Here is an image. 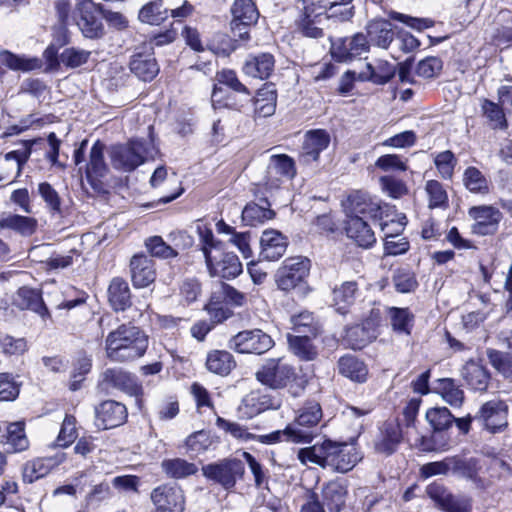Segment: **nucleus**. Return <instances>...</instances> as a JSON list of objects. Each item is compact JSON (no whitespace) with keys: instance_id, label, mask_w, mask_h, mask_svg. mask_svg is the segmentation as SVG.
Masks as SVG:
<instances>
[{"instance_id":"c9c22d12","label":"nucleus","mask_w":512,"mask_h":512,"mask_svg":"<svg viewBox=\"0 0 512 512\" xmlns=\"http://www.w3.org/2000/svg\"><path fill=\"white\" fill-rule=\"evenodd\" d=\"M37 226L38 222L33 217L12 213L0 216V229H9L24 237L33 235L36 232Z\"/></svg>"},{"instance_id":"6e6552de","label":"nucleus","mask_w":512,"mask_h":512,"mask_svg":"<svg viewBox=\"0 0 512 512\" xmlns=\"http://www.w3.org/2000/svg\"><path fill=\"white\" fill-rule=\"evenodd\" d=\"M203 475L224 489H232L245 473L244 463L239 459H223L202 467Z\"/></svg>"},{"instance_id":"a19ab883","label":"nucleus","mask_w":512,"mask_h":512,"mask_svg":"<svg viewBox=\"0 0 512 512\" xmlns=\"http://www.w3.org/2000/svg\"><path fill=\"white\" fill-rule=\"evenodd\" d=\"M358 293V284L356 281H346L333 289V303L337 310L345 313L347 307L352 305Z\"/></svg>"},{"instance_id":"4c0bfd02","label":"nucleus","mask_w":512,"mask_h":512,"mask_svg":"<svg viewBox=\"0 0 512 512\" xmlns=\"http://www.w3.org/2000/svg\"><path fill=\"white\" fill-rule=\"evenodd\" d=\"M347 488L340 482L331 481L322 489L323 504L331 512H340L346 503Z\"/></svg>"},{"instance_id":"7c9ffc66","label":"nucleus","mask_w":512,"mask_h":512,"mask_svg":"<svg viewBox=\"0 0 512 512\" xmlns=\"http://www.w3.org/2000/svg\"><path fill=\"white\" fill-rule=\"evenodd\" d=\"M277 105V91L273 83L265 84L258 90L254 100V117L267 118L274 115Z\"/></svg>"},{"instance_id":"2eb2a0df","label":"nucleus","mask_w":512,"mask_h":512,"mask_svg":"<svg viewBox=\"0 0 512 512\" xmlns=\"http://www.w3.org/2000/svg\"><path fill=\"white\" fill-rule=\"evenodd\" d=\"M427 495L445 512H471L472 501L465 496L453 495L444 485L432 483L426 489Z\"/></svg>"},{"instance_id":"6ab92c4d","label":"nucleus","mask_w":512,"mask_h":512,"mask_svg":"<svg viewBox=\"0 0 512 512\" xmlns=\"http://www.w3.org/2000/svg\"><path fill=\"white\" fill-rule=\"evenodd\" d=\"M105 145L97 140L91 147L89 161L86 165V179L91 187L96 191L102 190L101 178L105 177L109 168L104 159Z\"/></svg>"},{"instance_id":"49530a36","label":"nucleus","mask_w":512,"mask_h":512,"mask_svg":"<svg viewBox=\"0 0 512 512\" xmlns=\"http://www.w3.org/2000/svg\"><path fill=\"white\" fill-rule=\"evenodd\" d=\"M163 471L171 478L180 479L197 472V466L181 458L164 460L161 464Z\"/></svg>"},{"instance_id":"37998d69","label":"nucleus","mask_w":512,"mask_h":512,"mask_svg":"<svg viewBox=\"0 0 512 512\" xmlns=\"http://www.w3.org/2000/svg\"><path fill=\"white\" fill-rule=\"evenodd\" d=\"M329 22V18H316L303 13L298 22V28L305 37L317 39L324 36V30Z\"/></svg>"},{"instance_id":"864d4df0","label":"nucleus","mask_w":512,"mask_h":512,"mask_svg":"<svg viewBox=\"0 0 512 512\" xmlns=\"http://www.w3.org/2000/svg\"><path fill=\"white\" fill-rule=\"evenodd\" d=\"M370 324V322H367L362 325H356L347 331L349 340L355 341L352 342L353 349H361L376 338V331L370 327Z\"/></svg>"},{"instance_id":"13d9d810","label":"nucleus","mask_w":512,"mask_h":512,"mask_svg":"<svg viewBox=\"0 0 512 512\" xmlns=\"http://www.w3.org/2000/svg\"><path fill=\"white\" fill-rule=\"evenodd\" d=\"M292 330L295 334H311L316 336L318 329L310 312H301L291 317Z\"/></svg>"},{"instance_id":"680f3d73","label":"nucleus","mask_w":512,"mask_h":512,"mask_svg":"<svg viewBox=\"0 0 512 512\" xmlns=\"http://www.w3.org/2000/svg\"><path fill=\"white\" fill-rule=\"evenodd\" d=\"M238 414L241 418L250 419L263 412L259 392H252L245 396L238 406Z\"/></svg>"},{"instance_id":"338daca9","label":"nucleus","mask_w":512,"mask_h":512,"mask_svg":"<svg viewBox=\"0 0 512 512\" xmlns=\"http://www.w3.org/2000/svg\"><path fill=\"white\" fill-rule=\"evenodd\" d=\"M38 193L52 213H61L60 196L48 182H42L38 185Z\"/></svg>"},{"instance_id":"ea45409f","label":"nucleus","mask_w":512,"mask_h":512,"mask_svg":"<svg viewBox=\"0 0 512 512\" xmlns=\"http://www.w3.org/2000/svg\"><path fill=\"white\" fill-rule=\"evenodd\" d=\"M264 205L256 203H248L242 210V221L247 226H257L265 223L275 216L273 210H271L270 203L263 199Z\"/></svg>"},{"instance_id":"f3484780","label":"nucleus","mask_w":512,"mask_h":512,"mask_svg":"<svg viewBox=\"0 0 512 512\" xmlns=\"http://www.w3.org/2000/svg\"><path fill=\"white\" fill-rule=\"evenodd\" d=\"M127 407L115 400H105L95 407V424L107 430L123 425L127 421Z\"/></svg>"},{"instance_id":"58836bf2","label":"nucleus","mask_w":512,"mask_h":512,"mask_svg":"<svg viewBox=\"0 0 512 512\" xmlns=\"http://www.w3.org/2000/svg\"><path fill=\"white\" fill-rule=\"evenodd\" d=\"M338 371L341 375L354 382H365L368 370L364 362L354 355H344L338 360Z\"/></svg>"},{"instance_id":"5fc2aeb1","label":"nucleus","mask_w":512,"mask_h":512,"mask_svg":"<svg viewBox=\"0 0 512 512\" xmlns=\"http://www.w3.org/2000/svg\"><path fill=\"white\" fill-rule=\"evenodd\" d=\"M366 67L368 71L366 79L373 82L374 84H386L395 75V68L387 61H379L376 67L370 63H367Z\"/></svg>"},{"instance_id":"8fccbe9b","label":"nucleus","mask_w":512,"mask_h":512,"mask_svg":"<svg viewBox=\"0 0 512 512\" xmlns=\"http://www.w3.org/2000/svg\"><path fill=\"white\" fill-rule=\"evenodd\" d=\"M510 351L502 352L495 349L487 350V357L490 364L504 377L512 379V344H509Z\"/></svg>"},{"instance_id":"ddd939ff","label":"nucleus","mask_w":512,"mask_h":512,"mask_svg":"<svg viewBox=\"0 0 512 512\" xmlns=\"http://www.w3.org/2000/svg\"><path fill=\"white\" fill-rule=\"evenodd\" d=\"M156 512H183L185 496L176 483H166L154 488L150 495Z\"/></svg>"},{"instance_id":"7ed1b4c3","label":"nucleus","mask_w":512,"mask_h":512,"mask_svg":"<svg viewBox=\"0 0 512 512\" xmlns=\"http://www.w3.org/2000/svg\"><path fill=\"white\" fill-rule=\"evenodd\" d=\"M159 150L152 139H131L111 147L112 166L117 170L132 172L149 160H154Z\"/></svg>"},{"instance_id":"473e14b6","label":"nucleus","mask_w":512,"mask_h":512,"mask_svg":"<svg viewBox=\"0 0 512 512\" xmlns=\"http://www.w3.org/2000/svg\"><path fill=\"white\" fill-rule=\"evenodd\" d=\"M400 425L393 421H387L380 429V434L375 441V449L379 453L391 455L395 452L401 441Z\"/></svg>"},{"instance_id":"0e129e2a","label":"nucleus","mask_w":512,"mask_h":512,"mask_svg":"<svg viewBox=\"0 0 512 512\" xmlns=\"http://www.w3.org/2000/svg\"><path fill=\"white\" fill-rule=\"evenodd\" d=\"M392 281L396 291L400 293H410L418 286L415 275L404 269L397 270L392 277Z\"/></svg>"},{"instance_id":"774afa93","label":"nucleus","mask_w":512,"mask_h":512,"mask_svg":"<svg viewBox=\"0 0 512 512\" xmlns=\"http://www.w3.org/2000/svg\"><path fill=\"white\" fill-rule=\"evenodd\" d=\"M434 163L442 178H452L457 160L450 150L439 153L435 157Z\"/></svg>"},{"instance_id":"3c124183","label":"nucleus","mask_w":512,"mask_h":512,"mask_svg":"<svg viewBox=\"0 0 512 512\" xmlns=\"http://www.w3.org/2000/svg\"><path fill=\"white\" fill-rule=\"evenodd\" d=\"M425 191L428 195L429 208L445 209L448 207V194L442 183L437 180H428L425 184Z\"/></svg>"},{"instance_id":"9b49d317","label":"nucleus","mask_w":512,"mask_h":512,"mask_svg":"<svg viewBox=\"0 0 512 512\" xmlns=\"http://www.w3.org/2000/svg\"><path fill=\"white\" fill-rule=\"evenodd\" d=\"M273 345L271 336L260 329L241 331L229 340V348L243 354H264Z\"/></svg>"},{"instance_id":"aec40b11","label":"nucleus","mask_w":512,"mask_h":512,"mask_svg":"<svg viewBox=\"0 0 512 512\" xmlns=\"http://www.w3.org/2000/svg\"><path fill=\"white\" fill-rule=\"evenodd\" d=\"M468 215L475 220L472 232L483 236L493 234L502 218L499 209L488 205L473 206L469 209Z\"/></svg>"},{"instance_id":"c03bdc74","label":"nucleus","mask_w":512,"mask_h":512,"mask_svg":"<svg viewBox=\"0 0 512 512\" xmlns=\"http://www.w3.org/2000/svg\"><path fill=\"white\" fill-rule=\"evenodd\" d=\"M168 16V9L163 7L161 0H157L144 5L139 11L138 18L143 23L159 25L167 19Z\"/></svg>"},{"instance_id":"f03ea898","label":"nucleus","mask_w":512,"mask_h":512,"mask_svg":"<svg viewBox=\"0 0 512 512\" xmlns=\"http://www.w3.org/2000/svg\"><path fill=\"white\" fill-rule=\"evenodd\" d=\"M148 348V338L136 326L122 324L105 339L107 357L114 362H127L143 356Z\"/></svg>"},{"instance_id":"412c9836","label":"nucleus","mask_w":512,"mask_h":512,"mask_svg":"<svg viewBox=\"0 0 512 512\" xmlns=\"http://www.w3.org/2000/svg\"><path fill=\"white\" fill-rule=\"evenodd\" d=\"M206 265L210 275L223 279H233L242 272V264L236 254L232 252L221 253L220 259L206 253Z\"/></svg>"},{"instance_id":"e433bc0d","label":"nucleus","mask_w":512,"mask_h":512,"mask_svg":"<svg viewBox=\"0 0 512 512\" xmlns=\"http://www.w3.org/2000/svg\"><path fill=\"white\" fill-rule=\"evenodd\" d=\"M311 334H288L287 340L291 352L302 361H312L317 355L316 346L312 343Z\"/></svg>"},{"instance_id":"72a5a7b5","label":"nucleus","mask_w":512,"mask_h":512,"mask_svg":"<svg viewBox=\"0 0 512 512\" xmlns=\"http://www.w3.org/2000/svg\"><path fill=\"white\" fill-rule=\"evenodd\" d=\"M130 70L143 81L153 80L159 73V65L151 53H136L131 57Z\"/></svg>"},{"instance_id":"f8f14e48","label":"nucleus","mask_w":512,"mask_h":512,"mask_svg":"<svg viewBox=\"0 0 512 512\" xmlns=\"http://www.w3.org/2000/svg\"><path fill=\"white\" fill-rule=\"evenodd\" d=\"M331 42L330 53L337 62H350L363 53L369 52V42L367 36L363 33H356L352 37H343Z\"/></svg>"},{"instance_id":"79ce46f5","label":"nucleus","mask_w":512,"mask_h":512,"mask_svg":"<svg viewBox=\"0 0 512 512\" xmlns=\"http://www.w3.org/2000/svg\"><path fill=\"white\" fill-rule=\"evenodd\" d=\"M0 62L12 70L32 71L42 67V60L39 58H26L16 55L8 50L0 52Z\"/></svg>"},{"instance_id":"a878e982","label":"nucleus","mask_w":512,"mask_h":512,"mask_svg":"<svg viewBox=\"0 0 512 512\" xmlns=\"http://www.w3.org/2000/svg\"><path fill=\"white\" fill-rule=\"evenodd\" d=\"M262 259L276 261L280 259L287 249V238L276 230H265L260 239Z\"/></svg>"},{"instance_id":"052dcab7","label":"nucleus","mask_w":512,"mask_h":512,"mask_svg":"<svg viewBox=\"0 0 512 512\" xmlns=\"http://www.w3.org/2000/svg\"><path fill=\"white\" fill-rule=\"evenodd\" d=\"M90 55V51L69 47L64 49V51L60 54V60L62 64H64L67 68L74 69L87 63Z\"/></svg>"},{"instance_id":"9d476101","label":"nucleus","mask_w":512,"mask_h":512,"mask_svg":"<svg viewBox=\"0 0 512 512\" xmlns=\"http://www.w3.org/2000/svg\"><path fill=\"white\" fill-rule=\"evenodd\" d=\"M508 412L509 407L505 401L490 400L482 404L474 419L489 433H502L508 428Z\"/></svg>"},{"instance_id":"cd10ccee","label":"nucleus","mask_w":512,"mask_h":512,"mask_svg":"<svg viewBox=\"0 0 512 512\" xmlns=\"http://www.w3.org/2000/svg\"><path fill=\"white\" fill-rule=\"evenodd\" d=\"M344 229L347 237L359 247L370 248L376 242L375 233L364 218L346 219Z\"/></svg>"},{"instance_id":"0eeeda50","label":"nucleus","mask_w":512,"mask_h":512,"mask_svg":"<svg viewBox=\"0 0 512 512\" xmlns=\"http://www.w3.org/2000/svg\"><path fill=\"white\" fill-rule=\"evenodd\" d=\"M297 375L292 365L283 358L266 360L256 372V379L263 385L272 389H282L296 380Z\"/></svg>"},{"instance_id":"2f4dec72","label":"nucleus","mask_w":512,"mask_h":512,"mask_svg":"<svg viewBox=\"0 0 512 512\" xmlns=\"http://www.w3.org/2000/svg\"><path fill=\"white\" fill-rule=\"evenodd\" d=\"M108 301L116 312L125 311L132 305L131 291L125 279L115 277L111 280L108 287Z\"/></svg>"},{"instance_id":"603ef678","label":"nucleus","mask_w":512,"mask_h":512,"mask_svg":"<svg viewBox=\"0 0 512 512\" xmlns=\"http://www.w3.org/2000/svg\"><path fill=\"white\" fill-rule=\"evenodd\" d=\"M465 187L472 193L486 194L489 192L488 180L476 167H468L463 175Z\"/></svg>"},{"instance_id":"c85d7f7f","label":"nucleus","mask_w":512,"mask_h":512,"mask_svg":"<svg viewBox=\"0 0 512 512\" xmlns=\"http://www.w3.org/2000/svg\"><path fill=\"white\" fill-rule=\"evenodd\" d=\"M461 376L466 384L475 391H486L490 374L488 370L478 361H467L462 369Z\"/></svg>"},{"instance_id":"5701e85b","label":"nucleus","mask_w":512,"mask_h":512,"mask_svg":"<svg viewBox=\"0 0 512 512\" xmlns=\"http://www.w3.org/2000/svg\"><path fill=\"white\" fill-rule=\"evenodd\" d=\"M64 461V456L39 457L27 461L22 467V481L32 484L47 476Z\"/></svg>"},{"instance_id":"a18cd8bd","label":"nucleus","mask_w":512,"mask_h":512,"mask_svg":"<svg viewBox=\"0 0 512 512\" xmlns=\"http://www.w3.org/2000/svg\"><path fill=\"white\" fill-rule=\"evenodd\" d=\"M389 316L393 330L400 334L409 335L413 327L414 315L408 308H389Z\"/></svg>"},{"instance_id":"bf43d9fd","label":"nucleus","mask_w":512,"mask_h":512,"mask_svg":"<svg viewBox=\"0 0 512 512\" xmlns=\"http://www.w3.org/2000/svg\"><path fill=\"white\" fill-rule=\"evenodd\" d=\"M382 231L384 232L385 242V253L387 255H400L408 251L409 242L405 238H399L397 234L392 232H386V228L389 226L388 223H380ZM398 233V231H396Z\"/></svg>"},{"instance_id":"de8ad7c7","label":"nucleus","mask_w":512,"mask_h":512,"mask_svg":"<svg viewBox=\"0 0 512 512\" xmlns=\"http://www.w3.org/2000/svg\"><path fill=\"white\" fill-rule=\"evenodd\" d=\"M6 443L12 447L13 452H22L29 447L23 422L10 423L6 428Z\"/></svg>"},{"instance_id":"20e7f679","label":"nucleus","mask_w":512,"mask_h":512,"mask_svg":"<svg viewBox=\"0 0 512 512\" xmlns=\"http://www.w3.org/2000/svg\"><path fill=\"white\" fill-rule=\"evenodd\" d=\"M323 417L321 405L307 401L298 411L295 420L286 427L294 443H310L318 435V425Z\"/></svg>"},{"instance_id":"e2e57ef3","label":"nucleus","mask_w":512,"mask_h":512,"mask_svg":"<svg viewBox=\"0 0 512 512\" xmlns=\"http://www.w3.org/2000/svg\"><path fill=\"white\" fill-rule=\"evenodd\" d=\"M145 246L152 256L167 259L177 256V251L166 244L160 236H153L145 241Z\"/></svg>"},{"instance_id":"bb28decb","label":"nucleus","mask_w":512,"mask_h":512,"mask_svg":"<svg viewBox=\"0 0 512 512\" xmlns=\"http://www.w3.org/2000/svg\"><path fill=\"white\" fill-rule=\"evenodd\" d=\"M366 32L369 46L374 45L382 49H388L395 37L393 26L386 19L371 20L366 25Z\"/></svg>"},{"instance_id":"09e8293b","label":"nucleus","mask_w":512,"mask_h":512,"mask_svg":"<svg viewBox=\"0 0 512 512\" xmlns=\"http://www.w3.org/2000/svg\"><path fill=\"white\" fill-rule=\"evenodd\" d=\"M437 389L439 390V393L442 395L443 399L451 406L460 407L462 405L464 401V392L456 384L454 379H438Z\"/></svg>"},{"instance_id":"f257e3e1","label":"nucleus","mask_w":512,"mask_h":512,"mask_svg":"<svg viewBox=\"0 0 512 512\" xmlns=\"http://www.w3.org/2000/svg\"><path fill=\"white\" fill-rule=\"evenodd\" d=\"M361 458L354 444L335 442L330 439L298 451V459L302 464L310 462L339 473L352 470Z\"/></svg>"},{"instance_id":"b1692460","label":"nucleus","mask_w":512,"mask_h":512,"mask_svg":"<svg viewBox=\"0 0 512 512\" xmlns=\"http://www.w3.org/2000/svg\"><path fill=\"white\" fill-rule=\"evenodd\" d=\"M13 304L21 310H30L37 313L43 320L50 318V312L46 307L39 290L21 287L13 297Z\"/></svg>"},{"instance_id":"4468645a","label":"nucleus","mask_w":512,"mask_h":512,"mask_svg":"<svg viewBox=\"0 0 512 512\" xmlns=\"http://www.w3.org/2000/svg\"><path fill=\"white\" fill-rule=\"evenodd\" d=\"M344 207L346 219L364 218V220L376 221L382 214L379 203L362 191H356L349 195Z\"/></svg>"},{"instance_id":"dca6fc26","label":"nucleus","mask_w":512,"mask_h":512,"mask_svg":"<svg viewBox=\"0 0 512 512\" xmlns=\"http://www.w3.org/2000/svg\"><path fill=\"white\" fill-rule=\"evenodd\" d=\"M77 26L85 38H102L105 30L96 4L91 0L82 1L78 4Z\"/></svg>"},{"instance_id":"4d7b16f0","label":"nucleus","mask_w":512,"mask_h":512,"mask_svg":"<svg viewBox=\"0 0 512 512\" xmlns=\"http://www.w3.org/2000/svg\"><path fill=\"white\" fill-rule=\"evenodd\" d=\"M270 168L277 175L288 179H292L296 175L295 162L293 158L286 154L272 155L270 157Z\"/></svg>"},{"instance_id":"69168bd1","label":"nucleus","mask_w":512,"mask_h":512,"mask_svg":"<svg viewBox=\"0 0 512 512\" xmlns=\"http://www.w3.org/2000/svg\"><path fill=\"white\" fill-rule=\"evenodd\" d=\"M443 68V62L440 58L429 56L421 60L416 67V74L423 78H434L438 76Z\"/></svg>"},{"instance_id":"a211bd4d","label":"nucleus","mask_w":512,"mask_h":512,"mask_svg":"<svg viewBox=\"0 0 512 512\" xmlns=\"http://www.w3.org/2000/svg\"><path fill=\"white\" fill-rule=\"evenodd\" d=\"M330 141V134L324 129L307 131L299 154V162L308 165L317 161L320 153L328 148Z\"/></svg>"},{"instance_id":"39448f33","label":"nucleus","mask_w":512,"mask_h":512,"mask_svg":"<svg viewBox=\"0 0 512 512\" xmlns=\"http://www.w3.org/2000/svg\"><path fill=\"white\" fill-rule=\"evenodd\" d=\"M100 385L106 389H116L134 397L137 406L142 408L144 389L135 374L120 367L107 368L101 374Z\"/></svg>"},{"instance_id":"423d86ee","label":"nucleus","mask_w":512,"mask_h":512,"mask_svg":"<svg viewBox=\"0 0 512 512\" xmlns=\"http://www.w3.org/2000/svg\"><path fill=\"white\" fill-rule=\"evenodd\" d=\"M230 28L235 41L250 39V29L257 23L259 12L252 0H235L231 7Z\"/></svg>"},{"instance_id":"393cba45","label":"nucleus","mask_w":512,"mask_h":512,"mask_svg":"<svg viewBox=\"0 0 512 512\" xmlns=\"http://www.w3.org/2000/svg\"><path fill=\"white\" fill-rule=\"evenodd\" d=\"M452 474L470 480L477 488H484V480L479 476L480 461L474 457L452 456L450 457Z\"/></svg>"},{"instance_id":"6e6d98bb","label":"nucleus","mask_w":512,"mask_h":512,"mask_svg":"<svg viewBox=\"0 0 512 512\" xmlns=\"http://www.w3.org/2000/svg\"><path fill=\"white\" fill-rule=\"evenodd\" d=\"M426 419L435 431H443L452 426L454 416L446 407H435L427 411Z\"/></svg>"},{"instance_id":"f704fd0d","label":"nucleus","mask_w":512,"mask_h":512,"mask_svg":"<svg viewBox=\"0 0 512 512\" xmlns=\"http://www.w3.org/2000/svg\"><path fill=\"white\" fill-rule=\"evenodd\" d=\"M205 366L218 376H227L236 367L234 356L226 350H211L207 353Z\"/></svg>"},{"instance_id":"c756f323","label":"nucleus","mask_w":512,"mask_h":512,"mask_svg":"<svg viewBox=\"0 0 512 512\" xmlns=\"http://www.w3.org/2000/svg\"><path fill=\"white\" fill-rule=\"evenodd\" d=\"M275 59L270 53L250 55L244 65L243 72L253 78L267 79L274 71Z\"/></svg>"},{"instance_id":"1a4fd4ad","label":"nucleus","mask_w":512,"mask_h":512,"mask_svg":"<svg viewBox=\"0 0 512 512\" xmlns=\"http://www.w3.org/2000/svg\"><path fill=\"white\" fill-rule=\"evenodd\" d=\"M310 260L306 257H290L284 260L275 273V282L282 291H291L308 276Z\"/></svg>"},{"instance_id":"4be33fe9","label":"nucleus","mask_w":512,"mask_h":512,"mask_svg":"<svg viewBox=\"0 0 512 512\" xmlns=\"http://www.w3.org/2000/svg\"><path fill=\"white\" fill-rule=\"evenodd\" d=\"M131 281L135 288H145L156 279L155 262L144 254H136L130 260Z\"/></svg>"}]
</instances>
